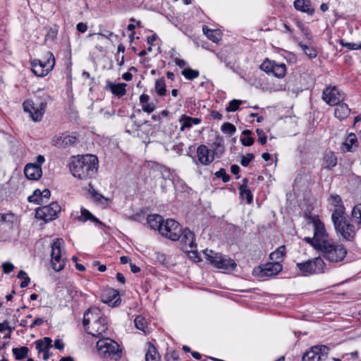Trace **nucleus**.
Masks as SVG:
<instances>
[{"label":"nucleus","instance_id":"obj_50","mask_svg":"<svg viewBox=\"0 0 361 361\" xmlns=\"http://www.w3.org/2000/svg\"><path fill=\"white\" fill-rule=\"evenodd\" d=\"M221 130L224 133H228L230 135H233L236 131V128L234 126V125H233L231 123H228V122L224 123L221 126Z\"/></svg>","mask_w":361,"mask_h":361},{"label":"nucleus","instance_id":"obj_36","mask_svg":"<svg viewBox=\"0 0 361 361\" xmlns=\"http://www.w3.org/2000/svg\"><path fill=\"white\" fill-rule=\"evenodd\" d=\"M32 71L37 77H44L49 73L41 68V60L34 59L31 61Z\"/></svg>","mask_w":361,"mask_h":361},{"label":"nucleus","instance_id":"obj_26","mask_svg":"<svg viewBox=\"0 0 361 361\" xmlns=\"http://www.w3.org/2000/svg\"><path fill=\"white\" fill-rule=\"evenodd\" d=\"M248 180L246 178L243 179V184L239 188L240 195L242 198H245L247 202L250 204L252 202L253 196L250 190L247 188Z\"/></svg>","mask_w":361,"mask_h":361},{"label":"nucleus","instance_id":"obj_64","mask_svg":"<svg viewBox=\"0 0 361 361\" xmlns=\"http://www.w3.org/2000/svg\"><path fill=\"white\" fill-rule=\"evenodd\" d=\"M211 116L212 117L214 118V119H217V120H221L222 118H223V116L221 114H220L219 111H212L211 113Z\"/></svg>","mask_w":361,"mask_h":361},{"label":"nucleus","instance_id":"obj_5","mask_svg":"<svg viewBox=\"0 0 361 361\" xmlns=\"http://www.w3.org/2000/svg\"><path fill=\"white\" fill-rule=\"evenodd\" d=\"M319 251L324 258L334 263L343 261L347 254V249L343 244L332 240L321 246Z\"/></svg>","mask_w":361,"mask_h":361},{"label":"nucleus","instance_id":"obj_22","mask_svg":"<svg viewBox=\"0 0 361 361\" xmlns=\"http://www.w3.org/2000/svg\"><path fill=\"white\" fill-rule=\"evenodd\" d=\"M293 6L297 11L305 13L309 16H312L314 13V8L312 7L310 0H295Z\"/></svg>","mask_w":361,"mask_h":361},{"label":"nucleus","instance_id":"obj_38","mask_svg":"<svg viewBox=\"0 0 361 361\" xmlns=\"http://www.w3.org/2000/svg\"><path fill=\"white\" fill-rule=\"evenodd\" d=\"M202 31L207 37L213 42H218L220 39V32L216 30H210L206 25L202 27Z\"/></svg>","mask_w":361,"mask_h":361},{"label":"nucleus","instance_id":"obj_2","mask_svg":"<svg viewBox=\"0 0 361 361\" xmlns=\"http://www.w3.org/2000/svg\"><path fill=\"white\" fill-rule=\"evenodd\" d=\"M82 324L89 334L99 337L107 330L106 319L102 316L100 310L94 307L84 314Z\"/></svg>","mask_w":361,"mask_h":361},{"label":"nucleus","instance_id":"obj_16","mask_svg":"<svg viewBox=\"0 0 361 361\" xmlns=\"http://www.w3.org/2000/svg\"><path fill=\"white\" fill-rule=\"evenodd\" d=\"M77 140L78 137L73 134L61 133L52 138L51 144L59 148H68L74 145Z\"/></svg>","mask_w":361,"mask_h":361},{"label":"nucleus","instance_id":"obj_35","mask_svg":"<svg viewBox=\"0 0 361 361\" xmlns=\"http://www.w3.org/2000/svg\"><path fill=\"white\" fill-rule=\"evenodd\" d=\"M109 87L111 92L118 97H121L126 94V83H118L116 85L114 83H109Z\"/></svg>","mask_w":361,"mask_h":361},{"label":"nucleus","instance_id":"obj_4","mask_svg":"<svg viewBox=\"0 0 361 361\" xmlns=\"http://www.w3.org/2000/svg\"><path fill=\"white\" fill-rule=\"evenodd\" d=\"M96 347L99 356L103 359L118 360L121 357L122 351L119 345L111 338H100Z\"/></svg>","mask_w":361,"mask_h":361},{"label":"nucleus","instance_id":"obj_9","mask_svg":"<svg viewBox=\"0 0 361 361\" xmlns=\"http://www.w3.org/2000/svg\"><path fill=\"white\" fill-rule=\"evenodd\" d=\"M296 267L301 275L307 276L313 274L323 273L325 263L320 257L308 259L303 262H298Z\"/></svg>","mask_w":361,"mask_h":361},{"label":"nucleus","instance_id":"obj_7","mask_svg":"<svg viewBox=\"0 0 361 361\" xmlns=\"http://www.w3.org/2000/svg\"><path fill=\"white\" fill-rule=\"evenodd\" d=\"M195 234L190 230L181 228L180 240V245L183 250L188 253L190 258L194 261H199L200 257L197 254V244L195 241Z\"/></svg>","mask_w":361,"mask_h":361},{"label":"nucleus","instance_id":"obj_23","mask_svg":"<svg viewBox=\"0 0 361 361\" xmlns=\"http://www.w3.org/2000/svg\"><path fill=\"white\" fill-rule=\"evenodd\" d=\"M179 123L181 124L180 130L184 131L185 129H190L193 125H199L202 120L200 118H192L190 116L183 114L179 120Z\"/></svg>","mask_w":361,"mask_h":361},{"label":"nucleus","instance_id":"obj_19","mask_svg":"<svg viewBox=\"0 0 361 361\" xmlns=\"http://www.w3.org/2000/svg\"><path fill=\"white\" fill-rule=\"evenodd\" d=\"M25 176L30 180H39L42 175V171L40 166L37 164H27L24 169Z\"/></svg>","mask_w":361,"mask_h":361},{"label":"nucleus","instance_id":"obj_39","mask_svg":"<svg viewBox=\"0 0 361 361\" xmlns=\"http://www.w3.org/2000/svg\"><path fill=\"white\" fill-rule=\"evenodd\" d=\"M298 45L310 59H312L317 57V51L312 46L304 44L302 42H300Z\"/></svg>","mask_w":361,"mask_h":361},{"label":"nucleus","instance_id":"obj_28","mask_svg":"<svg viewBox=\"0 0 361 361\" xmlns=\"http://www.w3.org/2000/svg\"><path fill=\"white\" fill-rule=\"evenodd\" d=\"M37 195L38 196L39 195L40 197H42V204H43V203H46L49 200V199L51 196V192H50L49 190H48V189H44L42 191H40L39 189H37L33 192V194L32 195H30L27 197V201L28 202H38L39 201L38 199L34 200V197Z\"/></svg>","mask_w":361,"mask_h":361},{"label":"nucleus","instance_id":"obj_10","mask_svg":"<svg viewBox=\"0 0 361 361\" xmlns=\"http://www.w3.org/2000/svg\"><path fill=\"white\" fill-rule=\"evenodd\" d=\"M160 234L171 240H178L181 233V226L178 222L173 219H169L164 221L162 227L160 228Z\"/></svg>","mask_w":361,"mask_h":361},{"label":"nucleus","instance_id":"obj_3","mask_svg":"<svg viewBox=\"0 0 361 361\" xmlns=\"http://www.w3.org/2000/svg\"><path fill=\"white\" fill-rule=\"evenodd\" d=\"M331 221L338 237L346 241H353L357 231L355 226L348 220L345 212L342 207L333 210Z\"/></svg>","mask_w":361,"mask_h":361},{"label":"nucleus","instance_id":"obj_11","mask_svg":"<svg viewBox=\"0 0 361 361\" xmlns=\"http://www.w3.org/2000/svg\"><path fill=\"white\" fill-rule=\"evenodd\" d=\"M260 69L267 74H271L278 78H283L286 73V66L285 63H279L268 59L264 60L260 65Z\"/></svg>","mask_w":361,"mask_h":361},{"label":"nucleus","instance_id":"obj_17","mask_svg":"<svg viewBox=\"0 0 361 361\" xmlns=\"http://www.w3.org/2000/svg\"><path fill=\"white\" fill-rule=\"evenodd\" d=\"M327 348L324 345L313 346L302 356V361H322L326 359L325 350Z\"/></svg>","mask_w":361,"mask_h":361},{"label":"nucleus","instance_id":"obj_40","mask_svg":"<svg viewBox=\"0 0 361 361\" xmlns=\"http://www.w3.org/2000/svg\"><path fill=\"white\" fill-rule=\"evenodd\" d=\"M134 323H135V327L137 329L143 331L145 334L148 333L149 331H148V327L147 325V321H146L145 318H144L142 316L139 315V316L136 317L134 320Z\"/></svg>","mask_w":361,"mask_h":361},{"label":"nucleus","instance_id":"obj_54","mask_svg":"<svg viewBox=\"0 0 361 361\" xmlns=\"http://www.w3.org/2000/svg\"><path fill=\"white\" fill-rule=\"evenodd\" d=\"M256 133L258 136V142L261 143L262 145H264L267 142V136L265 135V133L263 130L257 128L256 130Z\"/></svg>","mask_w":361,"mask_h":361},{"label":"nucleus","instance_id":"obj_6","mask_svg":"<svg viewBox=\"0 0 361 361\" xmlns=\"http://www.w3.org/2000/svg\"><path fill=\"white\" fill-rule=\"evenodd\" d=\"M65 243L62 238L55 239L51 244V263L56 271H61L66 262V256L64 250Z\"/></svg>","mask_w":361,"mask_h":361},{"label":"nucleus","instance_id":"obj_47","mask_svg":"<svg viewBox=\"0 0 361 361\" xmlns=\"http://www.w3.org/2000/svg\"><path fill=\"white\" fill-rule=\"evenodd\" d=\"M17 277L20 279H23V281L20 283V288H25L28 286L29 283L30 282V279L27 276V273L23 270H20Z\"/></svg>","mask_w":361,"mask_h":361},{"label":"nucleus","instance_id":"obj_52","mask_svg":"<svg viewBox=\"0 0 361 361\" xmlns=\"http://www.w3.org/2000/svg\"><path fill=\"white\" fill-rule=\"evenodd\" d=\"M330 200L331 201V203L336 207L334 209H337L340 207H342L343 209V211L345 212V207L342 205V200L339 195H331Z\"/></svg>","mask_w":361,"mask_h":361},{"label":"nucleus","instance_id":"obj_32","mask_svg":"<svg viewBox=\"0 0 361 361\" xmlns=\"http://www.w3.org/2000/svg\"><path fill=\"white\" fill-rule=\"evenodd\" d=\"M337 164V157L331 152H326L324 157L323 166L325 169H331Z\"/></svg>","mask_w":361,"mask_h":361},{"label":"nucleus","instance_id":"obj_53","mask_svg":"<svg viewBox=\"0 0 361 361\" xmlns=\"http://www.w3.org/2000/svg\"><path fill=\"white\" fill-rule=\"evenodd\" d=\"M255 159V155L252 153H248L246 156H243L240 159V164L243 166H247L250 163Z\"/></svg>","mask_w":361,"mask_h":361},{"label":"nucleus","instance_id":"obj_51","mask_svg":"<svg viewBox=\"0 0 361 361\" xmlns=\"http://www.w3.org/2000/svg\"><path fill=\"white\" fill-rule=\"evenodd\" d=\"M215 176L218 178H221L224 183H227L230 180V176L226 173L225 169L221 168L214 173Z\"/></svg>","mask_w":361,"mask_h":361},{"label":"nucleus","instance_id":"obj_18","mask_svg":"<svg viewBox=\"0 0 361 361\" xmlns=\"http://www.w3.org/2000/svg\"><path fill=\"white\" fill-rule=\"evenodd\" d=\"M101 300L104 303L112 307H117L121 303L118 291L111 288H106L103 290Z\"/></svg>","mask_w":361,"mask_h":361},{"label":"nucleus","instance_id":"obj_12","mask_svg":"<svg viewBox=\"0 0 361 361\" xmlns=\"http://www.w3.org/2000/svg\"><path fill=\"white\" fill-rule=\"evenodd\" d=\"M60 211V205L57 202H54L49 205L36 209L35 216L37 219L47 222L56 218Z\"/></svg>","mask_w":361,"mask_h":361},{"label":"nucleus","instance_id":"obj_8","mask_svg":"<svg viewBox=\"0 0 361 361\" xmlns=\"http://www.w3.org/2000/svg\"><path fill=\"white\" fill-rule=\"evenodd\" d=\"M204 254L207 260H209L216 268L233 271L237 264L231 258L216 253L211 250H205Z\"/></svg>","mask_w":361,"mask_h":361},{"label":"nucleus","instance_id":"obj_29","mask_svg":"<svg viewBox=\"0 0 361 361\" xmlns=\"http://www.w3.org/2000/svg\"><path fill=\"white\" fill-rule=\"evenodd\" d=\"M80 212L81 214L75 217L79 221L85 222L90 220L99 225H102V223L97 218L94 216L87 209L82 207Z\"/></svg>","mask_w":361,"mask_h":361},{"label":"nucleus","instance_id":"obj_13","mask_svg":"<svg viewBox=\"0 0 361 361\" xmlns=\"http://www.w3.org/2000/svg\"><path fill=\"white\" fill-rule=\"evenodd\" d=\"M311 221L314 227V236L316 239V244L322 246L330 240L328 238L329 235L326 231L324 224L317 216H312Z\"/></svg>","mask_w":361,"mask_h":361},{"label":"nucleus","instance_id":"obj_25","mask_svg":"<svg viewBox=\"0 0 361 361\" xmlns=\"http://www.w3.org/2000/svg\"><path fill=\"white\" fill-rule=\"evenodd\" d=\"M350 113V109L348 106L345 103L339 102L336 104V107L334 109V115L339 120H343L348 116Z\"/></svg>","mask_w":361,"mask_h":361},{"label":"nucleus","instance_id":"obj_31","mask_svg":"<svg viewBox=\"0 0 361 361\" xmlns=\"http://www.w3.org/2000/svg\"><path fill=\"white\" fill-rule=\"evenodd\" d=\"M147 350L145 353V361H160V356L156 348L151 343H147Z\"/></svg>","mask_w":361,"mask_h":361},{"label":"nucleus","instance_id":"obj_41","mask_svg":"<svg viewBox=\"0 0 361 361\" xmlns=\"http://www.w3.org/2000/svg\"><path fill=\"white\" fill-rule=\"evenodd\" d=\"M13 354L15 355V358L18 360H23L27 356L29 349L26 346L20 348H14L12 350Z\"/></svg>","mask_w":361,"mask_h":361},{"label":"nucleus","instance_id":"obj_37","mask_svg":"<svg viewBox=\"0 0 361 361\" xmlns=\"http://www.w3.org/2000/svg\"><path fill=\"white\" fill-rule=\"evenodd\" d=\"M285 253L286 247L284 245H281L275 251L270 253L269 258L271 261L281 263L285 256Z\"/></svg>","mask_w":361,"mask_h":361},{"label":"nucleus","instance_id":"obj_49","mask_svg":"<svg viewBox=\"0 0 361 361\" xmlns=\"http://www.w3.org/2000/svg\"><path fill=\"white\" fill-rule=\"evenodd\" d=\"M342 47H346L349 50H357L361 49V43L346 42L344 39L340 40Z\"/></svg>","mask_w":361,"mask_h":361},{"label":"nucleus","instance_id":"obj_21","mask_svg":"<svg viewBox=\"0 0 361 361\" xmlns=\"http://www.w3.org/2000/svg\"><path fill=\"white\" fill-rule=\"evenodd\" d=\"M197 154L199 161L203 165H208L212 162L214 157L210 155V151L205 145L197 147Z\"/></svg>","mask_w":361,"mask_h":361},{"label":"nucleus","instance_id":"obj_63","mask_svg":"<svg viewBox=\"0 0 361 361\" xmlns=\"http://www.w3.org/2000/svg\"><path fill=\"white\" fill-rule=\"evenodd\" d=\"M149 99V97L147 94H142L140 97V102L143 105L148 103V101Z\"/></svg>","mask_w":361,"mask_h":361},{"label":"nucleus","instance_id":"obj_34","mask_svg":"<svg viewBox=\"0 0 361 361\" xmlns=\"http://www.w3.org/2000/svg\"><path fill=\"white\" fill-rule=\"evenodd\" d=\"M55 65V58L52 53L48 52L46 54V60L41 61V68L49 73Z\"/></svg>","mask_w":361,"mask_h":361},{"label":"nucleus","instance_id":"obj_62","mask_svg":"<svg viewBox=\"0 0 361 361\" xmlns=\"http://www.w3.org/2000/svg\"><path fill=\"white\" fill-rule=\"evenodd\" d=\"M54 345L58 350H63L64 348L63 343L59 339L55 340Z\"/></svg>","mask_w":361,"mask_h":361},{"label":"nucleus","instance_id":"obj_27","mask_svg":"<svg viewBox=\"0 0 361 361\" xmlns=\"http://www.w3.org/2000/svg\"><path fill=\"white\" fill-rule=\"evenodd\" d=\"M36 349L39 353H46L49 351L52 347V340L49 337H44L42 339H39L35 341Z\"/></svg>","mask_w":361,"mask_h":361},{"label":"nucleus","instance_id":"obj_46","mask_svg":"<svg viewBox=\"0 0 361 361\" xmlns=\"http://www.w3.org/2000/svg\"><path fill=\"white\" fill-rule=\"evenodd\" d=\"M182 75L188 80H193L199 76L200 73L197 70L185 68L182 71Z\"/></svg>","mask_w":361,"mask_h":361},{"label":"nucleus","instance_id":"obj_61","mask_svg":"<svg viewBox=\"0 0 361 361\" xmlns=\"http://www.w3.org/2000/svg\"><path fill=\"white\" fill-rule=\"evenodd\" d=\"M44 322V320L42 319V318H37L35 319L32 324L30 326V327L31 329H33L34 327H35L36 326H40L41 324H42Z\"/></svg>","mask_w":361,"mask_h":361},{"label":"nucleus","instance_id":"obj_15","mask_svg":"<svg viewBox=\"0 0 361 361\" xmlns=\"http://www.w3.org/2000/svg\"><path fill=\"white\" fill-rule=\"evenodd\" d=\"M343 98L341 92L336 87H327L322 92L323 100L331 106L338 104Z\"/></svg>","mask_w":361,"mask_h":361},{"label":"nucleus","instance_id":"obj_42","mask_svg":"<svg viewBox=\"0 0 361 361\" xmlns=\"http://www.w3.org/2000/svg\"><path fill=\"white\" fill-rule=\"evenodd\" d=\"M16 221V216L12 213L0 214V224H5L10 227Z\"/></svg>","mask_w":361,"mask_h":361},{"label":"nucleus","instance_id":"obj_48","mask_svg":"<svg viewBox=\"0 0 361 361\" xmlns=\"http://www.w3.org/2000/svg\"><path fill=\"white\" fill-rule=\"evenodd\" d=\"M242 104V101L239 99H233L229 103L228 105L226 107V111L227 112L229 111H235L239 109V106Z\"/></svg>","mask_w":361,"mask_h":361},{"label":"nucleus","instance_id":"obj_56","mask_svg":"<svg viewBox=\"0 0 361 361\" xmlns=\"http://www.w3.org/2000/svg\"><path fill=\"white\" fill-rule=\"evenodd\" d=\"M3 271L5 274H9L14 268V266L11 262H5L2 264Z\"/></svg>","mask_w":361,"mask_h":361},{"label":"nucleus","instance_id":"obj_30","mask_svg":"<svg viewBox=\"0 0 361 361\" xmlns=\"http://www.w3.org/2000/svg\"><path fill=\"white\" fill-rule=\"evenodd\" d=\"M89 194L92 200L98 204L106 206L109 202V199L105 197L102 195L98 193L92 187L89 189Z\"/></svg>","mask_w":361,"mask_h":361},{"label":"nucleus","instance_id":"obj_20","mask_svg":"<svg viewBox=\"0 0 361 361\" xmlns=\"http://www.w3.org/2000/svg\"><path fill=\"white\" fill-rule=\"evenodd\" d=\"M282 268L283 267L281 263L272 261L264 264L261 269V276H274L279 273Z\"/></svg>","mask_w":361,"mask_h":361},{"label":"nucleus","instance_id":"obj_55","mask_svg":"<svg viewBox=\"0 0 361 361\" xmlns=\"http://www.w3.org/2000/svg\"><path fill=\"white\" fill-rule=\"evenodd\" d=\"M304 240L305 242H307V243L312 245L316 250H319L321 246L320 245H317L316 244V239L314 238V236H313V238L305 237L304 238Z\"/></svg>","mask_w":361,"mask_h":361},{"label":"nucleus","instance_id":"obj_57","mask_svg":"<svg viewBox=\"0 0 361 361\" xmlns=\"http://www.w3.org/2000/svg\"><path fill=\"white\" fill-rule=\"evenodd\" d=\"M155 109L154 103H147L142 105V110L148 114L152 113Z\"/></svg>","mask_w":361,"mask_h":361},{"label":"nucleus","instance_id":"obj_14","mask_svg":"<svg viewBox=\"0 0 361 361\" xmlns=\"http://www.w3.org/2000/svg\"><path fill=\"white\" fill-rule=\"evenodd\" d=\"M23 109L27 112L34 121L42 120L47 106L46 102H41L38 106H35L32 100H26L23 104Z\"/></svg>","mask_w":361,"mask_h":361},{"label":"nucleus","instance_id":"obj_24","mask_svg":"<svg viewBox=\"0 0 361 361\" xmlns=\"http://www.w3.org/2000/svg\"><path fill=\"white\" fill-rule=\"evenodd\" d=\"M147 221L151 228L159 230V231H160V228L162 227L164 223L163 218L159 214L148 215Z\"/></svg>","mask_w":361,"mask_h":361},{"label":"nucleus","instance_id":"obj_44","mask_svg":"<svg viewBox=\"0 0 361 361\" xmlns=\"http://www.w3.org/2000/svg\"><path fill=\"white\" fill-rule=\"evenodd\" d=\"M252 134L251 130H244L243 131V137L240 138V142L244 146H251L254 143V139L250 136Z\"/></svg>","mask_w":361,"mask_h":361},{"label":"nucleus","instance_id":"obj_60","mask_svg":"<svg viewBox=\"0 0 361 361\" xmlns=\"http://www.w3.org/2000/svg\"><path fill=\"white\" fill-rule=\"evenodd\" d=\"M76 28L78 32L84 33L87 30V25L86 23H79L77 24Z\"/></svg>","mask_w":361,"mask_h":361},{"label":"nucleus","instance_id":"obj_33","mask_svg":"<svg viewBox=\"0 0 361 361\" xmlns=\"http://www.w3.org/2000/svg\"><path fill=\"white\" fill-rule=\"evenodd\" d=\"M357 137L354 133H350L348 136L345 142L343 143L342 149L346 152H353L354 148L357 147Z\"/></svg>","mask_w":361,"mask_h":361},{"label":"nucleus","instance_id":"obj_59","mask_svg":"<svg viewBox=\"0 0 361 361\" xmlns=\"http://www.w3.org/2000/svg\"><path fill=\"white\" fill-rule=\"evenodd\" d=\"M178 355L176 352L173 351L166 355V361H178Z\"/></svg>","mask_w":361,"mask_h":361},{"label":"nucleus","instance_id":"obj_58","mask_svg":"<svg viewBox=\"0 0 361 361\" xmlns=\"http://www.w3.org/2000/svg\"><path fill=\"white\" fill-rule=\"evenodd\" d=\"M6 329L9 331V333H11L13 329L10 327L8 321L5 320L2 323H0V332H3Z\"/></svg>","mask_w":361,"mask_h":361},{"label":"nucleus","instance_id":"obj_45","mask_svg":"<svg viewBox=\"0 0 361 361\" xmlns=\"http://www.w3.org/2000/svg\"><path fill=\"white\" fill-rule=\"evenodd\" d=\"M155 90L158 95L164 96L166 94V84L165 80L161 78L157 79L155 82Z\"/></svg>","mask_w":361,"mask_h":361},{"label":"nucleus","instance_id":"obj_43","mask_svg":"<svg viewBox=\"0 0 361 361\" xmlns=\"http://www.w3.org/2000/svg\"><path fill=\"white\" fill-rule=\"evenodd\" d=\"M352 217L354 222L361 228V204H358L353 207Z\"/></svg>","mask_w":361,"mask_h":361},{"label":"nucleus","instance_id":"obj_1","mask_svg":"<svg viewBox=\"0 0 361 361\" xmlns=\"http://www.w3.org/2000/svg\"><path fill=\"white\" fill-rule=\"evenodd\" d=\"M97 166V157L92 154H86L73 157L70 164V171L78 179H87L95 175Z\"/></svg>","mask_w":361,"mask_h":361}]
</instances>
